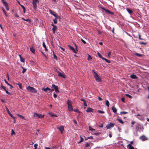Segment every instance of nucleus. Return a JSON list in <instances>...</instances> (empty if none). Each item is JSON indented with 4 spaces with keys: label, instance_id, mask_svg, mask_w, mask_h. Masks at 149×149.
I'll list each match as a JSON object with an SVG mask.
<instances>
[{
    "label": "nucleus",
    "instance_id": "obj_1",
    "mask_svg": "<svg viewBox=\"0 0 149 149\" xmlns=\"http://www.w3.org/2000/svg\"><path fill=\"white\" fill-rule=\"evenodd\" d=\"M26 89L28 91L31 92L33 93H36L37 92V91L36 89L32 87L29 86L26 87Z\"/></svg>",
    "mask_w": 149,
    "mask_h": 149
},
{
    "label": "nucleus",
    "instance_id": "obj_2",
    "mask_svg": "<svg viewBox=\"0 0 149 149\" xmlns=\"http://www.w3.org/2000/svg\"><path fill=\"white\" fill-rule=\"evenodd\" d=\"M67 104L68 105V108L69 111H71L73 110V109L72 104V102L70 100H68L67 101Z\"/></svg>",
    "mask_w": 149,
    "mask_h": 149
},
{
    "label": "nucleus",
    "instance_id": "obj_3",
    "mask_svg": "<svg viewBox=\"0 0 149 149\" xmlns=\"http://www.w3.org/2000/svg\"><path fill=\"white\" fill-rule=\"evenodd\" d=\"M45 116L44 115H42L40 114H38L36 113H35L33 115V116L36 118H44Z\"/></svg>",
    "mask_w": 149,
    "mask_h": 149
},
{
    "label": "nucleus",
    "instance_id": "obj_4",
    "mask_svg": "<svg viewBox=\"0 0 149 149\" xmlns=\"http://www.w3.org/2000/svg\"><path fill=\"white\" fill-rule=\"evenodd\" d=\"M75 45L76 49H75L72 47L70 46V45H68V46L70 48L71 50H72L74 53L76 54L77 53L78 51L77 49V47L76 44H75Z\"/></svg>",
    "mask_w": 149,
    "mask_h": 149
},
{
    "label": "nucleus",
    "instance_id": "obj_5",
    "mask_svg": "<svg viewBox=\"0 0 149 149\" xmlns=\"http://www.w3.org/2000/svg\"><path fill=\"white\" fill-rule=\"evenodd\" d=\"M38 2V0H33L32 4L33 8L34 9L37 8V3Z\"/></svg>",
    "mask_w": 149,
    "mask_h": 149
},
{
    "label": "nucleus",
    "instance_id": "obj_6",
    "mask_svg": "<svg viewBox=\"0 0 149 149\" xmlns=\"http://www.w3.org/2000/svg\"><path fill=\"white\" fill-rule=\"evenodd\" d=\"M57 72L58 73V76L62 77L64 78H66V76L64 73H61L58 71H57Z\"/></svg>",
    "mask_w": 149,
    "mask_h": 149
},
{
    "label": "nucleus",
    "instance_id": "obj_7",
    "mask_svg": "<svg viewBox=\"0 0 149 149\" xmlns=\"http://www.w3.org/2000/svg\"><path fill=\"white\" fill-rule=\"evenodd\" d=\"M114 125L115 124L114 123H110L106 125V127L107 129H109L111 127H113Z\"/></svg>",
    "mask_w": 149,
    "mask_h": 149
},
{
    "label": "nucleus",
    "instance_id": "obj_8",
    "mask_svg": "<svg viewBox=\"0 0 149 149\" xmlns=\"http://www.w3.org/2000/svg\"><path fill=\"white\" fill-rule=\"evenodd\" d=\"M94 77L97 82H100L101 81V78L98 75H94Z\"/></svg>",
    "mask_w": 149,
    "mask_h": 149
},
{
    "label": "nucleus",
    "instance_id": "obj_9",
    "mask_svg": "<svg viewBox=\"0 0 149 149\" xmlns=\"http://www.w3.org/2000/svg\"><path fill=\"white\" fill-rule=\"evenodd\" d=\"M52 88H54V89L56 93H58L59 92L58 86H56L54 84H52Z\"/></svg>",
    "mask_w": 149,
    "mask_h": 149
},
{
    "label": "nucleus",
    "instance_id": "obj_10",
    "mask_svg": "<svg viewBox=\"0 0 149 149\" xmlns=\"http://www.w3.org/2000/svg\"><path fill=\"white\" fill-rule=\"evenodd\" d=\"M102 8V9H103L105 11V12H106V13H107L109 14H110L112 15L114 14V13L113 12L110 11V10H107L105 8H104L103 7Z\"/></svg>",
    "mask_w": 149,
    "mask_h": 149
},
{
    "label": "nucleus",
    "instance_id": "obj_11",
    "mask_svg": "<svg viewBox=\"0 0 149 149\" xmlns=\"http://www.w3.org/2000/svg\"><path fill=\"white\" fill-rule=\"evenodd\" d=\"M6 111L8 113V114L12 117L13 118V119H15V117L13 116V115L11 114V113L10 112V111L8 109V108L6 107Z\"/></svg>",
    "mask_w": 149,
    "mask_h": 149
},
{
    "label": "nucleus",
    "instance_id": "obj_12",
    "mask_svg": "<svg viewBox=\"0 0 149 149\" xmlns=\"http://www.w3.org/2000/svg\"><path fill=\"white\" fill-rule=\"evenodd\" d=\"M55 17V18L53 19V21L55 24H56L57 23V19H60V17L59 16H56V17Z\"/></svg>",
    "mask_w": 149,
    "mask_h": 149
},
{
    "label": "nucleus",
    "instance_id": "obj_13",
    "mask_svg": "<svg viewBox=\"0 0 149 149\" xmlns=\"http://www.w3.org/2000/svg\"><path fill=\"white\" fill-rule=\"evenodd\" d=\"M58 129H59L62 134L64 130V127L63 126H61L60 127L58 128Z\"/></svg>",
    "mask_w": 149,
    "mask_h": 149
},
{
    "label": "nucleus",
    "instance_id": "obj_14",
    "mask_svg": "<svg viewBox=\"0 0 149 149\" xmlns=\"http://www.w3.org/2000/svg\"><path fill=\"white\" fill-rule=\"evenodd\" d=\"M140 139L143 141L147 140L148 139L144 135H143L140 137Z\"/></svg>",
    "mask_w": 149,
    "mask_h": 149
},
{
    "label": "nucleus",
    "instance_id": "obj_15",
    "mask_svg": "<svg viewBox=\"0 0 149 149\" xmlns=\"http://www.w3.org/2000/svg\"><path fill=\"white\" fill-rule=\"evenodd\" d=\"M93 111L94 109H93L90 108H87V110H86V111L88 112H92L93 113Z\"/></svg>",
    "mask_w": 149,
    "mask_h": 149
},
{
    "label": "nucleus",
    "instance_id": "obj_16",
    "mask_svg": "<svg viewBox=\"0 0 149 149\" xmlns=\"http://www.w3.org/2000/svg\"><path fill=\"white\" fill-rule=\"evenodd\" d=\"M49 12L50 13L53 15L54 17H56V16H57L56 14H55V13L53 11L51 10H49Z\"/></svg>",
    "mask_w": 149,
    "mask_h": 149
},
{
    "label": "nucleus",
    "instance_id": "obj_17",
    "mask_svg": "<svg viewBox=\"0 0 149 149\" xmlns=\"http://www.w3.org/2000/svg\"><path fill=\"white\" fill-rule=\"evenodd\" d=\"M126 10L130 14H131L133 13V11L132 10L128 8H127Z\"/></svg>",
    "mask_w": 149,
    "mask_h": 149
},
{
    "label": "nucleus",
    "instance_id": "obj_18",
    "mask_svg": "<svg viewBox=\"0 0 149 149\" xmlns=\"http://www.w3.org/2000/svg\"><path fill=\"white\" fill-rule=\"evenodd\" d=\"M111 109L114 113H116L117 112V110L114 106L112 107Z\"/></svg>",
    "mask_w": 149,
    "mask_h": 149
},
{
    "label": "nucleus",
    "instance_id": "obj_19",
    "mask_svg": "<svg viewBox=\"0 0 149 149\" xmlns=\"http://www.w3.org/2000/svg\"><path fill=\"white\" fill-rule=\"evenodd\" d=\"M42 90L46 92L47 91L51 90V89L48 87H47L46 88H42Z\"/></svg>",
    "mask_w": 149,
    "mask_h": 149
},
{
    "label": "nucleus",
    "instance_id": "obj_20",
    "mask_svg": "<svg viewBox=\"0 0 149 149\" xmlns=\"http://www.w3.org/2000/svg\"><path fill=\"white\" fill-rule=\"evenodd\" d=\"M135 127L136 130H139L140 127V124L138 123H136V124Z\"/></svg>",
    "mask_w": 149,
    "mask_h": 149
},
{
    "label": "nucleus",
    "instance_id": "obj_21",
    "mask_svg": "<svg viewBox=\"0 0 149 149\" xmlns=\"http://www.w3.org/2000/svg\"><path fill=\"white\" fill-rule=\"evenodd\" d=\"M130 77L132 79H135L137 78L136 76V75L134 74H131L130 76Z\"/></svg>",
    "mask_w": 149,
    "mask_h": 149
},
{
    "label": "nucleus",
    "instance_id": "obj_22",
    "mask_svg": "<svg viewBox=\"0 0 149 149\" xmlns=\"http://www.w3.org/2000/svg\"><path fill=\"white\" fill-rule=\"evenodd\" d=\"M30 51L33 53L34 54L35 52V49L33 47L30 48Z\"/></svg>",
    "mask_w": 149,
    "mask_h": 149
},
{
    "label": "nucleus",
    "instance_id": "obj_23",
    "mask_svg": "<svg viewBox=\"0 0 149 149\" xmlns=\"http://www.w3.org/2000/svg\"><path fill=\"white\" fill-rule=\"evenodd\" d=\"M43 46L44 47V48L45 49V50L46 51H48V49L47 48V47L46 45H45V44L44 42H43L42 44Z\"/></svg>",
    "mask_w": 149,
    "mask_h": 149
},
{
    "label": "nucleus",
    "instance_id": "obj_24",
    "mask_svg": "<svg viewBox=\"0 0 149 149\" xmlns=\"http://www.w3.org/2000/svg\"><path fill=\"white\" fill-rule=\"evenodd\" d=\"M4 5L5 7L6 8V10H9V8L8 7V3H6L4 4Z\"/></svg>",
    "mask_w": 149,
    "mask_h": 149
},
{
    "label": "nucleus",
    "instance_id": "obj_25",
    "mask_svg": "<svg viewBox=\"0 0 149 149\" xmlns=\"http://www.w3.org/2000/svg\"><path fill=\"white\" fill-rule=\"evenodd\" d=\"M56 29L57 27L56 26H54V27H53V28H52V30L54 33H55V31H56Z\"/></svg>",
    "mask_w": 149,
    "mask_h": 149
},
{
    "label": "nucleus",
    "instance_id": "obj_26",
    "mask_svg": "<svg viewBox=\"0 0 149 149\" xmlns=\"http://www.w3.org/2000/svg\"><path fill=\"white\" fill-rule=\"evenodd\" d=\"M22 19L24 21H25L26 22H28L29 23H30L31 22V20L30 19H25L24 18L22 17Z\"/></svg>",
    "mask_w": 149,
    "mask_h": 149
},
{
    "label": "nucleus",
    "instance_id": "obj_27",
    "mask_svg": "<svg viewBox=\"0 0 149 149\" xmlns=\"http://www.w3.org/2000/svg\"><path fill=\"white\" fill-rule=\"evenodd\" d=\"M102 59L103 60H105V61L107 63H110V61L108 60L107 59L104 57L102 58Z\"/></svg>",
    "mask_w": 149,
    "mask_h": 149
},
{
    "label": "nucleus",
    "instance_id": "obj_28",
    "mask_svg": "<svg viewBox=\"0 0 149 149\" xmlns=\"http://www.w3.org/2000/svg\"><path fill=\"white\" fill-rule=\"evenodd\" d=\"M128 146L129 148V149H134V147L132 146L130 144H128Z\"/></svg>",
    "mask_w": 149,
    "mask_h": 149
},
{
    "label": "nucleus",
    "instance_id": "obj_29",
    "mask_svg": "<svg viewBox=\"0 0 149 149\" xmlns=\"http://www.w3.org/2000/svg\"><path fill=\"white\" fill-rule=\"evenodd\" d=\"M49 114L52 117H57V116L56 115L53 114L52 113H49Z\"/></svg>",
    "mask_w": 149,
    "mask_h": 149
},
{
    "label": "nucleus",
    "instance_id": "obj_30",
    "mask_svg": "<svg viewBox=\"0 0 149 149\" xmlns=\"http://www.w3.org/2000/svg\"><path fill=\"white\" fill-rule=\"evenodd\" d=\"M106 105L108 107H109V103L108 100H106Z\"/></svg>",
    "mask_w": 149,
    "mask_h": 149
},
{
    "label": "nucleus",
    "instance_id": "obj_31",
    "mask_svg": "<svg viewBox=\"0 0 149 149\" xmlns=\"http://www.w3.org/2000/svg\"><path fill=\"white\" fill-rule=\"evenodd\" d=\"M117 120L121 123L123 124L124 123V122L121 119L118 118Z\"/></svg>",
    "mask_w": 149,
    "mask_h": 149
},
{
    "label": "nucleus",
    "instance_id": "obj_32",
    "mask_svg": "<svg viewBox=\"0 0 149 149\" xmlns=\"http://www.w3.org/2000/svg\"><path fill=\"white\" fill-rule=\"evenodd\" d=\"M17 84V85L19 86V88H21V89L22 88V84L21 83H19L18 84Z\"/></svg>",
    "mask_w": 149,
    "mask_h": 149
},
{
    "label": "nucleus",
    "instance_id": "obj_33",
    "mask_svg": "<svg viewBox=\"0 0 149 149\" xmlns=\"http://www.w3.org/2000/svg\"><path fill=\"white\" fill-rule=\"evenodd\" d=\"M89 130L90 131H95V130L91 126L89 127Z\"/></svg>",
    "mask_w": 149,
    "mask_h": 149
},
{
    "label": "nucleus",
    "instance_id": "obj_34",
    "mask_svg": "<svg viewBox=\"0 0 149 149\" xmlns=\"http://www.w3.org/2000/svg\"><path fill=\"white\" fill-rule=\"evenodd\" d=\"M17 115L19 116L20 118H22L23 119H25V118H24V116H22V115H20L19 114H17Z\"/></svg>",
    "mask_w": 149,
    "mask_h": 149
},
{
    "label": "nucleus",
    "instance_id": "obj_35",
    "mask_svg": "<svg viewBox=\"0 0 149 149\" xmlns=\"http://www.w3.org/2000/svg\"><path fill=\"white\" fill-rule=\"evenodd\" d=\"M111 52H108L107 53V56L109 58H110Z\"/></svg>",
    "mask_w": 149,
    "mask_h": 149
},
{
    "label": "nucleus",
    "instance_id": "obj_36",
    "mask_svg": "<svg viewBox=\"0 0 149 149\" xmlns=\"http://www.w3.org/2000/svg\"><path fill=\"white\" fill-rule=\"evenodd\" d=\"M80 138H81V139L80 140V141L78 142L79 143H80L84 141V139L82 138L81 136L80 137Z\"/></svg>",
    "mask_w": 149,
    "mask_h": 149
},
{
    "label": "nucleus",
    "instance_id": "obj_37",
    "mask_svg": "<svg viewBox=\"0 0 149 149\" xmlns=\"http://www.w3.org/2000/svg\"><path fill=\"white\" fill-rule=\"evenodd\" d=\"M98 112L100 113H104V111H101L100 110H98Z\"/></svg>",
    "mask_w": 149,
    "mask_h": 149
},
{
    "label": "nucleus",
    "instance_id": "obj_38",
    "mask_svg": "<svg viewBox=\"0 0 149 149\" xmlns=\"http://www.w3.org/2000/svg\"><path fill=\"white\" fill-rule=\"evenodd\" d=\"M127 113V112L126 111H122L120 112V113L122 114H125Z\"/></svg>",
    "mask_w": 149,
    "mask_h": 149
},
{
    "label": "nucleus",
    "instance_id": "obj_39",
    "mask_svg": "<svg viewBox=\"0 0 149 149\" xmlns=\"http://www.w3.org/2000/svg\"><path fill=\"white\" fill-rule=\"evenodd\" d=\"M90 145V143H87L85 145V147H89Z\"/></svg>",
    "mask_w": 149,
    "mask_h": 149
},
{
    "label": "nucleus",
    "instance_id": "obj_40",
    "mask_svg": "<svg viewBox=\"0 0 149 149\" xmlns=\"http://www.w3.org/2000/svg\"><path fill=\"white\" fill-rule=\"evenodd\" d=\"M125 95L127 96V97H128L130 98H132V97L130 95L128 94H126Z\"/></svg>",
    "mask_w": 149,
    "mask_h": 149
},
{
    "label": "nucleus",
    "instance_id": "obj_41",
    "mask_svg": "<svg viewBox=\"0 0 149 149\" xmlns=\"http://www.w3.org/2000/svg\"><path fill=\"white\" fill-rule=\"evenodd\" d=\"M97 55L99 57L101 58L102 59V58H103V57H102V56L100 54L99 52L97 53Z\"/></svg>",
    "mask_w": 149,
    "mask_h": 149
},
{
    "label": "nucleus",
    "instance_id": "obj_42",
    "mask_svg": "<svg viewBox=\"0 0 149 149\" xmlns=\"http://www.w3.org/2000/svg\"><path fill=\"white\" fill-rule=\"evenodd\" d=\"M136 55L137 56H139V57H141L142 56V54H138V53H136Z\"/></svg>",
    "mask_w": 149,
    "mask_h": 149
},
{
    "label": "nucleus",
    "instance_id": "obj_43",
    "mask_svg": "<svg viewBox=\"0 0 149 149\" xmlns=\"http://www.w3.org/2000/svg\"><path fill=\"white\" fill-rule=\"evenodd\" d=\"M92 58L89 55H88V58H87V59L88 60H91Z\"/></svg>",
    "mask_w": 149,
    "mask_h": 149
},
{
    "label": "nucleus",
    "instance_id": "obj_44",
    "mask_svg": "<svg viewBox=\"0 0 149 149\" xmlns=\"http://www.w3.org/2000/svg\"><path fill=\"white\" fill-rule=\"evenodd\" d=\"M20 61L22 62H24V58H21Z\"/></svg>",
    "mask_w": 149,
    "mask_h": 149
},
{
    "label": "nucleus",
    "instance_id": "obj_45",
    "mask_svg": "<svg viewBox=\"0 0 149 149\" xmlns=\"http://www.w3.org/2000/svg\"><path fill=\"white\" fill-rule=\"evenodd\" d=\"M138 118L140 120H143V116L140 117H138Z\"/></svg>",
    "mask_w": 149,
    "mask_h": 149
},
{
    "label": "nucleus",
    "instance_id": "obj_46",
    "mask_svg": "<svg viewBox=\"0 0 149 149\" xmlns=\"http://www.w3.org/2000/svg\"><path fill=\"white\" fill-rule=\"evenodd\" d=\"M38 145L37 143H36L34 145V147H35V149H36L37 148V146Z\"/></svg>",
    "mask_w": 149,
    "mask_h": 149
},
{
    "label": "nucleus",
    "instance_id": "obj_47",
    "mask_svg": "<svg viewBox=\"0 0 149 149\" xmlns=\"http://www.w3.org/2000/svg\"><path fill=\"white\" fill-rule=\"evenodd\" d=\"M26 71V69H25V68H23V70H22V72L24 73Z\"/></svg>",
    "mask_w": 149,
    "mask_h": 149
},
{
    "label": "nucleus",
    "instance_id": "obj_48",
    "mask_svg": "<svg viewBox=\"0 0 149 149\" xmlns=\"http://www.w3.org/2000/svg\"><path fill=\"white\" fill-rule=\"evenodd\" d=\"M4 14H5V16L6 17H8V15L7 14V13H6V11H4L3 12Z\"/></svg>",
    "mask_w": 149,
    "mask_h": 149
},
{
    "label": "nucleus",
    "instance_id": "obj_49",
    "mask_svg": "<svg viewBox=\"0 0 149 149\" xmlns=\"http://www.w3.org/2000/svg\"><path fill=\"white\" fill-rule=\"evenodd\" d=\"M42 55L44 56L46 58H47V56L43 52H41Z\"/></svg>",
    "mask_w": 149,
    "mask_h": 149
},
{
    "label": "nucleus",
    "instance_id": "obj_50",
    "mask_svg": "<svg viewBox=\"0 0 149 149\" xmlns=\"http://www.w3.org/2000/svg\"><path fill=\"white\" fill-rule=\"evenodd\" d=\"M15 134V132H14V131H13V130L12 129V132L11 133V135H13V134Z\"/></svg>",
    "mask_w": 149,
    "mask_h": 149
},
{
    "label": "nucleus",
    "instance_id": "obj_51",
    "mask_svg": "<svg viewBox=\"0 0 149 149\" xmlns=\"http://www.w3.org/2000/svg\"><path fill=\"white\" fill-rule=\"evenodd\" d=\"M81 41L82 42H83L84 44H86V41L85 40H83L82 39H81Z\"/></svg>",
    "mask_w": 149,
    "mask_h": 149
},
{
    "label": "nucleus",
    "instance_id": "obj_52",
    "mask_svg": "<svg viewBox=\"0 0 149 149\" xmlns=\"http://www.w3.org/2000/svg\"><path fill=\"white\" fill-rule=\"evenodd\" d=\"M139 39L140 40H143V38H141V36L140 34L139 35Z\"/></svg>",
    "mask_w": 149,
    "mask_h": 149
},
{
    "label": "nucleus",
    "instance_id": "obj_53",
    "mask_svg": "<svg viewBox=\"0 0 149 149\" xmlns=\"http://www.w3.org/2000/svg\"><path fill=\"white\" fill-rule=\"evenodd\" d=\"M93 71L94 72V73L95 74L94 75H98L96 72L94 71V70H93Z\"/></svg>",
    "mask_w": 149,
    "mask_h": 149
},
{
    "label": "nucleus",
    "instance_id": "obj_54",
    "mask_svg": "<svg viewBox=\"0 0 149 149\" xmlns=\"http://www.w3.org/2000/svg\"><path fill=\"white\" fill-rule=\"evenodd\" d=\"M53 96L55 98H56L57 97V95L55 94H54L53 95Z\"/></svg>",
    "mask_w": 149,
    "mask_h": 149
},
{
    "label": "nucleus",
    "instance_id": "obj_55",
    "mask_svg": "<svg viewBox=\"0 0 149 149\" xmlns=\"http://www.w3.org/2000/svg\"><path fill=\"white\" fill-rule=\"evenodd\" d=\"M1 1L4 5L7 3V2H5L4 0H1Z\"/></svg>",
    "mask_w": 149,
    "mask_h": 149
},
{
    "label": "nucleus",
    "instance_id": "obj_56",
    "mask_svg": "<svg viewBox=\"0 0 149 149\" xmlns=\"http://www.w3.org/2000/svg\"><path fill=\"white\" fill-rule=\"evenodd\" d=\"M121 100L123 101V102H125V99L124 97H122L121 99Z\"/></svg>",
    "mask_w": 149,
    "mask_h": 149
},
{
    "label": "nucleus",
    "instance_id": "obj_57",
    "mask_svg": "<svg viewBox=\"0 0 149 149\" xmlns=\"http://www.w3.org/2000/svg\"><path fill=\"white\" fill-rule=\"evenodd\" d=\"M100 134V133H99V132H97V133H95L94 134L96 135H99V134Z\"/></svg>",
    "mask_w": 149,
    "mask_h": 149
},
{
    "label": "nucleus",
    "instance_id": "obj_58",
    "mask_svg": "<svg viewBox=\"0 0 149 149\" xmlns=\"http://www.w3.org/2000/svg\"><path fill=\"white\" fill-rule=\"evenodd\" d=\"M88 139H93V136H91L89 137H88Z\"/></svg>",
    "mask_w": 149,
    "mask_h": 149
},
{
    "label": "nucleus",
    "instance_id": "obj_59",
    "mask_svg": "<svg viewBox=\"0 0 149 149\" xmlns=\"http://www.w3.org/2000/svg\"><path fill=\"white\" fill-rule=\"evenodd\" d=\"M54 58H55V59H57V56H56V55H55V54H54Z\"/></svg>",
    "mask_w": 149,
    "mask_h": 149
},
{
    "label": "nucleus",
    "instance_id": "obj_60",
    "mask_svg": "<svg viewBox=\"0 0 149 149\" xmlns=\"http://www.w3.org/2000/svg\"><path fill=\"white\" fill-rule=\"evenodd\" d=\"M5 91L6 93L10 95H11V94L9 92H8L7 90H6Z\"/></svg>",
    "mask_w": 149,
    "mask_h": 149
},
{
    "label": "nucleus",
    "instance_id": "obj_61",
    "mask_svg": "<svg viewBox=\"0 0 149 149\" xmlns=\"http://www.w3.org/2000/svg\"><path fill=\"white\" fill-rule=\"evenodd\" d=\"M20 6L23 9H24L25 8V7L23 5H20Z\"/></svg>",
    "mask_w": 149,
    "mask_h": 149
},
{
    "label": "nucleus",
    "instance_id": "obj_62",
    "mask_svg": "<svg viewBox=\"0 0 149 149\" xmlns=\"http://www.w3.org/2000/svg\"><path fill=\"white\" fill-rule=\"evenodd\" d=\"M60 47L61 49L63 51H64L65 50V49L62 47H61V46H60Z\"/></svg>",
    "mask_w": 149,
    "mask_h": 149
},
{
    "label": "nucleus",
    "instance_id": "obj_63",
    "mask_svg": "<svg viewBox=\"0 0 149 149\" xmlns=\"http://www.w3.org/2000/svg\"><path fill=\"white\" fill-rule=\"evenodd\" d=\"M80 100L81 101L84 102H86L85 100L84 99H80Z\"/></svg>",
    "mask_w": 149,
    "mask_h": 149
},
{
    "label": "nucleus",
    "instance_id": "obj_64",
    "mask_svg": "<svg viewBox=\"0 0 149 149\" xmlns=\"http://www.w3.org/2000/svg\"><path fill=\"white\" fill-rule=\"evenodd\" d=\"M15 15L16 17H19V16L17 15V13L15 14Z\"/></svg>",
    "mask_w": 149,
    "mask_h": 149
}]
</instances>
